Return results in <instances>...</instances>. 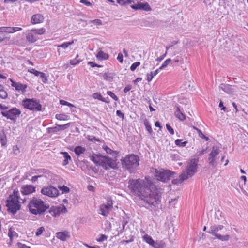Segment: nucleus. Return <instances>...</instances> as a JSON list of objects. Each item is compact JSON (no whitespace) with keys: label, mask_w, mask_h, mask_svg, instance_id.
Returning a JSON list of instances; mask_svg holds the SVG:
<instances>
[{"label":"nucleus","mask_w":248,"mask_h":248,"mask_svg":"<svg viewBox=\"0 0 248 248\" xmlns=\"http://www.w3.org/2000/svg\"><path fill=\"white\" fill-rule=\"evenodd\" d=\"M46 30L45 29L42 28L39 29H32L31 30V31L33 32L35 35H42L45 32Z\"/></svg>","instance_id":"32"},{"label":"nucleus","mask_w":248,"mask_h":248,"mask_svg":"<svg viewBox=\"0 0 248 248\" xmlns=\"http://www.w3.org/2000/svg\"><path fill=\"white\" fill-rule=\"evenodd\" d=\"M60 131V128L58 126H55L52 127H49L47 128V132L49 133H55Z\"/></svg>","instance_id":"44"},{"label":"nucleus","mask_w":248,"mask_h":248,"mask_svg":"<svg viewBox=\"0 0 248 248\" xmlns=\"http://www.w3.org/2000/svg\"><path fill=\"white\" fill-rule=\"evenodd\" d=\"M56 236L60 240L64 241L67 238L70 237L69 233L68 231L59 232L56 233Z\"/></svg>","instance_id":"17"},{"label":"nucleus","mask_w":248,"mask_h":248,"mask_svg":"<svg viewBox=\"0 0 248 248\" xmlns=\"http://www.w3.org/2000/svg\"><path fill=\"white\" fill-rule=\"evenodd\" d=\"M220 152L219 148L217 146H213L211 152L209 154V156L215 157Z\"/></svg>","instance_id":"29"},{"label":"nucleus","mask_w":248,"mask_h":248,"mask_svg":"<svg viewBox=\"0 0 248 248\" xmlns=\"http://www.w3.org/2000/svg\"><path fill=\"white\" fill-rule=\"evenodd\" d=\"M99 236V238L97 239L98 242H103L108 239V236L104 234H101Z\"/></svg>","instance_id":"58"},{"label":"nucleus","mask_w":248,"mask_h":248,"mask_svg":"<svg viewBox=\"0 0 248 248\" xmlns=\"http://www.w3.org/2000/svg\"><path fill=\"white\" fill-rule=\"evenodd\" d=\"M90 23H92L96 25H101L102 24V22L100 19H94L93 20H90Z\"/></svg>","instance_id":"53"},{"label":"nucleus","mask_w":248,"mask_h":248,"mask_svg":"<svg viewBox=\"0 0 248 248\" xmlns=\"http://www.w3.org/2000/svg\"><path fill=\"white\" fill-rule=\"evenodd\" d=\"M74 43V40L71 42H64V43L58 45V47H62L64 49L67 48L69 46L72 45Z\"/></svg>","instance_id":"37"},{"label":"nucleus","mask_w":248,"mask_h":248,"mask_svg":"<svg viewBox=\"0 0 248 248\" xmlns=\"http://www.w3.org/2000/svg\"><path fill=\"white\" fill-rule=\"evenodd\" d=\"M78 57L79 55L78 54L77 55L76 58L74 59L70 60V63L73 65H75L78 64L80 62L82 61V60L79 59Z\"/></svg>","instance_id":"35"},{"label":"nucleus","mask_w":248,"mask_h":248,"mask_svg":"<svg viewBox=\"0 0 248 248\" xmlns=\"http://www.w3.org/2000/svg\"><path fill=\"white\" fill-rule=\"evenodd\" d=\"M59 188L62 190V193H67L70 191V189L66 186H59Z\"/></svg>","instance_id":"45"},{"label":"nucleus","mask_w":248,"mask_h":248,"mask_svg":"<svg viewBox=\"0 0 248 248\" xmlns=\"http://www.w3.org/2000/svg\"><path fill=\"white\" fill-rule=\"evenodd\" d=\"M144 125L146 127V130L150 133H151L152 132V127L149 124V121L146 119L144 121Z\"/></svg>","instance_id":"40"},{"label":"nucleus","mask_w":248,"mask_h":248,"mask_svg":"<svg viewBox=\"0 0 248 248\" xmlns=\"http://www.w3.org/2000/svg\"><path fill=\"white\" fill-rule=\"evenodd\" d=\"M128 188L135 195H138L145 203V207L151 211L161 208L162 189L158 188L149 179H130Z\"/></svg>","instance_id":"1"},{"label":"nucleus","mask_w":248,"mask_h":248,"mask_svg":"<svg viewBox=\"0 0 248 248\" xmlns=\"http://www.w3.org/2000/svg\"><path fill=\"white\" fill-rule=\"evenodd\" d=\"M36 187L32 185L23 186L21 189V192L23 195H28L35 191Z\"/></svg>","instance_id":"11"},{"label":"nucleus","mask_w":248,"mask_h":248,"mask_svg":"<svg viewBox=\"0 0 248 248\" xmlns=\"http://www.w3.org/2000/svg\"><path fill=\"white\" fill-rule=\"evenodd\" d=\"M103 149L108 154H112V153H114L113 151H112L111 149L107 146L103 147Z\"/></svg>","instance_id":"59"},{"label":"nucleus","mask_w":248,"mask_h":248,"mask_svg":"<svg viewBox=\"0 0 248 248\" xmlns=\"http://www.w3.org/2000/svg\"><path fill=\"white\" fill-rule=\"evenodd\" d=\"M86 149L80 146L76 147L74 150V152L78 156H79L81 154L84 153Z\"/></svg>","instance_id":"27"},{"label":"nucleus","mask_w":248,"mask_h":248,"mask_svg":"<svg viewBox=\"0 0 248 248\" xmlns=\"http://www.w3.org/2000/svg\"><path fill=\"white\" fill-rule=\"evenodd\" d=\"M100 166H102L105 170H108L109 168L115 169L117 168V164L115 161L107 156Z\"/></svg>","instance_id":"10"},{"label":"nucleus","mask_w":248,"mask_h":248,"mask_svg":"<svg viewBox=\"0 0 248 248\" xmlns=\"http://www.w3.org/2000/svg\"><path fill=\"white\" fill-rule=\"evenodd\" d=\"M208 232L214 235L217 237V239L223 241H228L229 238V235L228 234L225 235H221L220 234H218L217 233H216L215 232V230L214 229H213V226H211L210 228L209 229V231H208Z\"/></svg>","instance_id":"15"},{"label":"nucleus","mask_w":248,"mask_h":248,"mask_svg":"<svg viewBox=\"0 0 248 248\" xmlns=\"http://www.w3.org/2000/svg\"><path fill=\"white\" fill-rule=\"evenodd\" d=\"M18 190H14L12 194L10 195L6 201V206L8 211L13 215L15 214L20 208L19 204L20 197Z\"/></svg>","instance_id":"3"},{"label":"nucleus","mask_w":248,"mask_h":248,"mask_svg":"<svg viewBox=\"0 0 248 248\" xmlns=\"http://www.w3.org/2000/svg\"><path fill=\"white\" fill-rule=\"evenodd\" d=\"M96 156L94 155H92L90 156V159L96 165H100V163L99 162V160H98L97 158L96 159Z\"/></svg>","instance_id":"57"},{"label":"nucleus","mask_w":248,"mask_h":248,"mask_svg":"<svg viewBox=\"0 0 248 248\" xmlns=\"http://www.w3.org/2000/svg\"><path fill=\"white\" fill-rule=\"evenodd\" d=\"M39 76H40V78H42V81L44 83H47V82H48V79L47 78V77L46 76V75L43 73V72H41Z\"/></svg>","instance_id":"46"},{"label":"nucleus","mask_w":248,"mask_h":248,"mask_svg":"<svg viewBox=\"0 0 248 248\" xmlns=\"http://www.w3.org/2000/svg\"><path fill=\"white\" fill-rule=\"evenodd\" d=\"M122 164L130 173L135 171L139 165L140 158L138 155L133 154L128 155L121 159Z\"/></svg>","instance_id":"4"},{"label":"nucleus","mask_w":248,"mask_h":248,"mask_svg":"<svg viewBox=\"0 0 248 248\" xmlns=\"http://www.w3.org/2000/svg\"><path fill=\"white\" fill-rule=\"evenodd\" d=\"M97 59L99 60H107L109 56L108 54L104 53L102 51H99L96 55Z\"/></svg>","instance_id":"26"},{"label":"nucleus","mask_w":248,"mask_h":248,"mask_svg":"<svg viewBox=\"0 0 248 248\" xmlns=\"http://www.w3.org/2000/svg\"><path fill=\"white\" fill-rule=\"evenodd\" d=\"M67 116L65 114H57L56 115V118L59 120H66Z\"/></svg>","instance_id":"43"},{"label":"nucleus","mask_w":248,"mask_h":248,"mask_svg":"<svg viewBox=\"0 0 248 248\" xmlns=\"http://www.w3.org/2000/svg\"><path fill=\"white\" fill-rule=\"evenodd\" d=\"M154 77L153 72H151L150 74L148 73L147 74V80L148 82H150L152 80Z\"/></svg>","instance_id":"62"},{"label":"nucleus","mask_w":248,"mask_h":248,"mask_svg":"<svg viewBox=\"0 0 248 248\" xmlns=\"http://www.w3.org/2000/svg\"><path fill=\"white\" fill-rule=\"evenodd\" d=\"M60 154L63 155V157L64 158L63 165L65 166L67 165L69 163V161L71 160L70 155L66 152H61Z\"/></svg>","instance_id":"24"},{"label":"nucleus","mask_w":248,"mask_h":248,"mask_svg":"<svg viewBox=\"0 0 248 248\" xmlns=\"http://www.w3.org/2000/svg\"><path fill=\"white\" fill-rule=\"evenodd\" d=\"M104 230L107 232H109L111 230V224L108 221H106L104 223Z\"/></svg>","instance_id":"38"},{"label":"nucleus","mask_w":248,"mask_h":248,"mask_svg":"<svg viewBox=\"0 0 248 248\" xmlns=\"http://www.w3.org/2000/svg\"><path fill=\"white\" fill-rule=\"evenodd\" d=\"M27 40L30 43H34L37 40L36 35H35L33 32L30 31L26 35Z\"/></svg>","instance_id":"21"},{"label":"nucleus","mask_w":248,"mask_h":248,"mask_svg":"<svg viewBox=\"0 0 248 248\" xmlns=\"http://www.w3.org/2000/svg\"><path fill=\"white\" fill-rule=\"evenodd\" d=\"M1 113L7 119L15 121L21 114V111L16 108H12L6 111H2Z\"/></svg>","instance_id":"8"},{"label":"nucleus","mask_w":248,"mask_h":248,"mask_svg":"<svg viewBox=\"0 0 248 248\" xmlns=\"http://www.w3.org/2000/svg\"><path fill=\"white\" fill-rule=\"evenodd\" d=\"M208 161H209V164L211 166H212L213 167H215V164H214L215 157H213L211 156H209V157H208Z\"/></svg>","instance_id":"61"},{"label":"nucleus","mask_w":248,"mask_h":248,"mask_svg":"<svg viewBox=\"0 0 248 248\" xmlns=\"http://www.w3.org/2000/svg\"><path fill=\"white\" fill-rule=\"evenodd\" d=\"M41 192L42 194L52 198L56 197L59 194L58 190L52 186L43 187Z\"/></svg>","instance_id":"9"},{"label":"nucleus","mask_w":248,"mask_h":248,"mask_svg":"<svg viewBox=\"0 0 248 248\" xmlns=\"http://www.w3.org/2000/svg\"><path fill=\"white\" fill-rule=\"evenodd\" d=\"M183 140L177 139L175 141V144L179 147H185L187 143L186 141L182 142Z\"/></svg>","instance_id":"33"},{"label":"nucleus","mask_w":248,"mask_h":248,"mask_svg":"<svg viewBox=\"0 0 248 248\" xmlns=\"http://www.w3.org/2000/svg\"><path fill=\"white\" fill-rule=\"evenodd\" d=\"M128 222V217H123V219L122 221V228L120 230V231H118V234L122 233L124 231L125 229V227L127 225Z\"/></svg>","instance_id":"30"},{"label":"nucleus","mask_w":248,"mask_h":248,"mask_svg":"<svg viewBox=\"0 0 248 248\" xmlns=\"http://www.w3.org/2000/svg\"><path fill=\"white\" fill-rule=\"evenodd\" d=\"M95 155L96 156L97 159L99 160V162L100 163V165L101 164V163L103 162V161L107 156H104L100 154Z\"/></svg>","instance_id":"47"},{"label":"nucleus","mask_w":248,"mask_h":248,"mask_svg":"<svg viewBox=\"0 0 248 248\" xmlns=\"http://www.w3.org/2000/svg\"><path fill=\"white\" fill-rule=\"evenodd\" d=\"M60 103L61 105H66V106H68L70 107H74L73 104H72L70 103H69L65 100H61L60 101Z\"/></svg>","instance_id":"55"},{"label":"nucleus","mask_w":248,"mask_h":248,"mask_svg":"<svg viewBox=\"0 0 248 248\" xmlns=\"http://www.w3.org/2000/svg\"><path fill=\"white\" fill-rule=\"evenodd\" d=\"M194 129L198 132L199 137L202 139H204L206 141L209 140V138L204 135L200 129L196 127H194Z\"/></svg>","instance_id":"42"},{"label":"nucleus","mask_w":248,"mask_h":248,"mask_svg":"<svg viewBox=\"0 0 248 248\" xmlns=\"http://www.w3.org/2000/svg\"><path fill=\"white\" fill-rule=\"evenodd\" d=\"M104 79L107 81H111L113 78V75L110 73H105L103 75Z\"/></svg>","instance_id":"36"},{"label":"nucleus","mask_w":248,"mask_h":248,"mask_svg":"<svg viewBox=\"0 0 248 248\" xmlns=\"http://www.w3.org/2000/svg\"><path fill=\"white\" fill-rule=\"evenodd\" d=\"M112 204L107 203L100 205L99 213L104 216H107L112 208Z\"/></svg>","instance_id":"12"},{"label":"nucleus","mask_w":248,"mask_h":248,"mask_svg":"<svg viewBox=\"0 0 248 248\" xmlns=\"http://www.w3.org/2000/svg\"><path fill=\"white\" fill-rule=\"evenodd\" d=\"M22 105L26 108L31 110L41 111L42 105L39 101L33 98H26L22 101Z\"/></svg>","instance_id":"6"},{"label":"nucleus","mask_w":248,"mask_h":248,"mask_svg":"<svg viewBox=\"0 0 248 248\" xmlns=\"http://www.w3.org/2000/svg\"><path fill=\"white\" fill-rule=\"evenodd\" d=\"M143 239L146 243L149 244L150 245H151L154 243V240L150 236H149L147 234L144 235Z\"/></svg>","instance_id":"34"},{"label":"nucleus","mask_w":248,"mask_h":248,"mask_svg":"<svg viewBox=\"0 0 248 248\" xmlns=\"http://www.w3.org/2000/svg\"><path fill=\"white\" fill-rule=\"evenodd\" d=\"M29 72L31 73H32L34 74L36 76H39L40 74L41 73V72H39L35 69H31L30 70H28Z\"/></svg>","instance_id":"56"},{"label":"nucleus","mask_w":248,"mask_h":248,"mask_svg":"<svg viewBox=\"0 0 248 248\" xmlns=\"http://www.w3.org/2000/svg\"><path fill=\"white\" fill-rule=\"evenodd\" d=\"M27 206L31 213L38 216L42 215L49 208V205L46 204L41 199L35 197L30 201Z\"/></svg>","instance_id":"2"},{"label":"nucleus","mask_w":248,"mask_h":248,"mask_svg":"<svg viewBox=\"0 0 248 248\" xmlns=\"http://www.w3.org/2000/svg\"><path fill=\"white\" fill-rule=\"evenodd\" d=\"M70 125V123H67L66 124H63V125H57H57L60 128V131L63 130L67 129L68 127H69Z\"/></svg>","instance_id":"51"},{"label":"nucleus","mask_w":248,"mask_h":248,"mask_svg":"<svg viewBox=\"0 0 248 248\" xmlns=\"http://www.w3.org/2000/svg\"><path fill=\"white\" fill-rule=\"evenodd\" d=\"M140 63L139 62H137L133 63L130 66V69L132 71H134L136 68L140 65Z\"/></svg>","instance_id":"52"},{"label":"nucleus","mask_w":248,"mask_h":248,"mask_svg":"<svg viewBox=\"0 0 248 248\" xmlns=\"http://www.w3.org/2000/svg\"><path fill=\"white\" fill-rule=\"evenodd\" d=\"M22 30L20 27H3V32L11 33Z\"/></svg>","instance_id":"20"},{"label":"nucleus","mask_w":248,"mask_h":248,"mask_svg":"<svg viewBox=\"0 0 248 248\" xmlns=\"http://www.w3.org/2000/svg\"><path fill=\"white\" fill-rule=\"evenodd\" d=\"M219 88L228 94H232L236 91L235 86L223 83L219 85Z\"/></svg>","instance_id":"16"},{"label":"nucleus","mask_w":248,"mask_h":248,"mask_svg":"<svg viewBox=\"0 0 248 248\" xmlns=\"http://www.w3.org/2000/svg\"><path fill=\"white\" fill-rule=\"evenodd\" d=\"M0 143L2 146H4L7 143L6 137L4 134L0 136Z\"/></svg>","instance_id":"39"},{"label":"nucleus","mask_w":248,"mask_h":248,"mask_svg":"<svg viewBox=\"0 0 248 248\" xmlns=\"http://www.w3.org/2000/svg\"><path fill=\"white\" fill-rule=\"evenodd\" d=\"M12 82L11 86L15 88L16 90L18 91H21L22 93H25L26 91V89L27 86L26 84H22L20 82H16L10 79Z\"/></svg>","instance_id":"13"},{"label":"nucleus","mask_w":248,"mask_h":248,"mask_svg":"<svg viewBox=\"0 0 248 248\" xmlns=\"http://www.w3.org/2000/svg\"><path fill=\"white\" fill-rule=\"evenodd\" d=\"M214 222L216 223H222V224H225L227 223L225 218L222 217L221 213L219 211L215 214Z\"/></svg>","instance_id":"19"},{"label":"nucleus","mask_w":248,"mask_h":248,"mask_svg":"<svg viewBox=\"0 0 248 248\" xmlns=\"http://www.w3.org/2000/svg\"><path fill=\"white\" fill-rule=\"evenodd\" d=\"M155 177L157 180H159L163 182H167L171 178H173V175L175 174L170 170L160 169H155Z\"/></svg>","instance_id":"5"},{"label":"nucleus","mask_w":248,"mask_h":248,"mask_svg":"<svg viewBox=\"0 0 248 248\" xmlns=\"http://www.w3.org/2000/svg\"><path fill=\"white\" fill-rule=\"evenodd\" d=\"M8 94L6 91L4 90H0V97L2 99H6L7 98Z\"/></svg>","instance_id":"49"},{"label":"nucleus","mask_w":248,"mask_h":248,"mask_svg":"<svg viewBox=\"0 0 248 248\" xmlns=\"http://www.w3.org/2000/svg\"><path fill=\"white\" fill-rule=\"evenodd\" d=\"M18 248H30V247L27 246L25 244H22L20 242L17 243Z\"/></svg>","instance_id":"64"},{"label":"nucleus","mask_w":248,"mask_h":248,"mask_svg":"<svg viewBox=\"0 0 248 248\" xmlns=\"http://www.w3.org/2000/svg\"><path fill=\"white\" fill-rule=\"evenodd\" d=\"M108 95L110 96L111 98H112L114 100L118 101V97L111 91H108L107 92Z\"/></svg>","instance_id":"48"},{"label":"nucleus","mask_w":248,"mask_h":248,"mask_svg":"<svg viewBox=\"0 0 248 248\" xmlns=\"http://www.w3.org/2000/svg\"><path fill=\"white\" fill-rule=\"evenodd\" d=\"M116 115L117 116L119 117L120 118H121L122 119H124V114L122 113L121 111L120 110H118L116 111Z\"/></svg>","instance_id":"63"},{"label":"nucleus","mask_w":248,"mask_h":248,"mask_svg":"<svg viewBox=\"0 0 248 248\" xmlns=\"http://www.w3.org/2000/svg\"><path fill=\"white\" fill-rule=\"evenodd\" d=\"M166 128L168 130V131L172 135H173L174 134V131L173 129L171 127V126L169 124H166Z\"/></svg>","instance_id":"60"},{"label":"nucleus","mask_w":248,"mask_h":248,"mask_svg":"<svg viewBox=\"0 0 248 248\" xmlns=\"http://www.w3.org/2000/svg\"><path fill=\"white\" fill-rule=\"evenodd\" d=\"M174 114L176 117L178 118L181 121H183L186 119L185 115L180 111L179 107H177V109L174 113Z\"/></svg>","instance_id":"23"},{"label":"nucleus","mask_w":248,"mask_h":248,"mask_svg":"<svg viewBox=\"0 0 248 248\" xmlns=\"http://www.w3.org/2000/svg\"><path fill=\"white\" fill-rule=\"evenodd\" d=\"M45 231V228L43 227H39L35 233L36 236H39L41 235L43 232Z\"/></svg>","instance_id":"50"},{"label":"nucleus","mask_w":248,"mask_h":248,"mask_svg":"<svg viewBox=\"0 0 248 248\" xmlns=\"http://www.w3.org/2000/svg\"><path fill=\"white\" fill-rule=\"evenodd\" d=\"M93 97L94 99H98L99 100L102 101V102H105L106 103H109V101H106V99L103 98L101 95V93H95L93 94Z\"/></svg>","instance_id":"25"},{"label":"nucleus","mask_w":248,"mask_h":248,"mask_svg":"<svg viewBox=\"0 0 248 248\" xmlns=\"http://www.w3.org/2000/svg\"><path fill=\"white\" fill-rule=\"evenodd\" d=\"M20 153V150L19 148L17 147V146H14L13 147V153L17 155H18Z\"/></svg>","instance_id":"54"},{"label":"nucleus","mask_w":248,"mask_h":248,"mask_svg":"<svg viewBox=\"0 0 248 248\" xmlns=\"http://www.w3.org/2000/svg\"><path fill=\"white\" fill-rule=\"evenodd\" d=\"M131 7L135 10H143L146 11L151 10V8L147 3H138L137 4L132 5Z\"/></svg>","instance_id":"14"},{"label":"nucleus","mask_w":248,"mask_h":248,"mask_svg":"<svg viewBox=\"0 0 248 248\" xmlns=\"http://www.w3.org/2000/svg\"><path fill=\"white\" fill-rule=\"evenodd\" d=\"M198 158L192 159L188 163L186 171L182 173L185 174V177L188 179L192 177L197 171Z\"/></svg>","instance_id":"7"},{"label":"nucleus","mask_w":248,"mask_h":248,"mask_svg":"<svg viewBox=\"0 0 248 248\" xmlns=\"http://www.w3.org/2000/svg\"><path fill=\"white\" fill-rule=\"evenodd\" d=\"M8 236L9 237L11 242H12L13 237L15 236L17 237V233L12 228H10L8 230Z\"/></svg>","instance_id":"28"},{"label":"nucleus","mask_w":248,"mask_h":248,"mask_svg":"<svg viewBox=\"0 0 248 248\" xmlns=\"http://www.w3.org/2000/svg\"><path fill=\"white\" fill-rule=\"evenodd\" d=\"M172 61V60H171V59L170 58H169L168 59H167L162 64V65L159 67V69H162L164 68H165L166 67H167L169 64Z\"/></svg>","instance_id":"41"},{"label":"nucleus","mask_w":248,"mask_h":248,"mask_svg":"<svg viewBox=\"0 0 248 248\" xmlns=\"http://www.w3.org/2000/svg\"><path fill=\"white\" fill-rule=\"evenodd\" d=\"M118 3L122 6L128 5L134 2L132 0H116Z\"/></svg>","instance_id":"31"},{"label":"nucleus","mask_w":248,"mask_h":248,"mask_svg":"<svg viewBox=\"0 0 248 248\" xmlns=\"http://www.w3.org/2000/svg\"><path fill=\"white\" fill-rule=\"evenodd\" d=\"M43 20V16L41 14H37L32 16L31 19V22L33 24H35L42 22Z\"/></svg>","instance_id":"18"},{"label":"nucleus","mask_w":248,"mask_h":248,"mask_svg":"<svg viewBox=\"0 0 248 248\" xmlns=\"http://www.w3.org/2000/svg\"><path fill=\"white\" fill-rule=\"evenodd\" d=\"M187 179L186 177H185V174L183 173L179 176V179H174L172 181V183L174 185H178L179 184H181L183 182Z\"/></svg>","instance_id":"22"}]
</instances>
